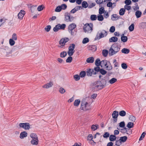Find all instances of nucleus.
Returning a JSON list of instances; mask_svg holds the SVG:
<instances>
[{"mask_svg": "<svg viewBox=\"0 0 146 146\" xmlns=\"http://www.w3.org/2000/svg\"><path fill=\"white\" fill-rule=\"evenodd\" d=\"M82 7L86 8L88 7V4L87 2L84 1L82 3Z\"/></svg>", "mask_w": 146, "mask_h": 146, "instance_id": "nucleus-30", "label": "nucleus"}, {"mask_svg": "<svg viewBox=\"0 0 146 146\" xmlns=\"http://www.w3.org/2000/svg\"><path fill=\"white\" fill-rule=\"evenodd\" d=\"M102 53L104 56V57H106L108 54V51L107 50H103L102 51Z\"/></svg>", "mask_w": 146, "mask_h": 146, "instance_id": "nucleus-34", "label": "nucleus"}, {"mask_svg": "<svg viewBox=\"0 0 146 146\" xmlns=\"http://www.w3.org/2000/svg\"><path fill=\"white\" fill-rule=\"evenodd\" d=\"M88 49L93 52H95L97 50V47L95 45H89L88 46Z\"/></svg>", "mask_w": 146, "mask_h": 146, "instance_id": "nucleus-12", "label": "nucleus"}, {"mask_svg": "<svg viewBox=\"0 0 146 146\" xmlns=\"http://www.w3.org/2000/svg\"><path fill=\"white\" fill-rule=\"evenodd\" d=\"M117 80L115 78H113L110 80L109 81V83L111 84H113L117 81Z\"/></svg>", "mask_w": 146, "mask_h": 146, "instance_id": "nucleus-42", "label": "nucleus"}, {"mask_svg": "<svg viewBox=\"0 0 146 146\" xmlns=\"http://www.w3.org/2000/svg\"><path fill=\"white\" fill-rule=\"evenodd\" d=\"M25 14V11L24 10H21L18 15V18L21 19H22Z\"/></svg>", "mask_w": 146, "mask_h": 146, "instance_id": "nucleus-11", "label": "nucleus"}, {"mask_svg": "<svg viewBox=\"0 0 146 146\" xmlns=\"http://www.w3.org/2000/svg\"><path fill=\"white\" fill-rule=\"evenodd\" d=\"M60 6L62 10H65L67 8V5L65 4H63Z\"/></svg>", "mask_w": 146, "mask_h": 146, "instance_id": "nucleus-54", "label": "nucleus"}, {"mask_svg": "<svg viewBox=\"0 0 146 146\" xmlns=\"http://www.w3.org/2000/svg\"><path fill=\"white\" fill-rule=\"evenodd\" d=\"M89 41V40L87 38H85L83 39L82 41V43L84 44L88 42Z\"/></svg>", "mask_w": 146, "mask_h": 146, "instance_id": "nucleus-55", "label": "nucleus"}, {"mask_svg": "<svg viewBox=\"0 0 146 146\" xmlns=\"http://www.w3.org/2000/svg\"><path fill=\"white\" fill-rule=\"evenodd\" d=\"M130 50L129 49L126 48H123L121 50V52L122 53L127 54L129 53Z\"/></svg>", "mask_w": 146, "mask_h": 146, "instance_id": "nucleus-27", "label": "nucleus"}, {"mask_svg": "<svg viewBox=\"0 0 146 146\" xmlns=\"http://www.w3.org/2000/svg\"><path fill=\"white\" fill-rule=\"evenodd\" d=\"M97 3L99 4V7H102L103 5H102V3L103 2V0H95Z\"/></svg>", "mask_w": 146, "mask_h": 146, "instance_id": "nucleus-43", "label": "nucleus"}, {"mask_svg": "<svg viewBox=\"0 0 146 146\" xmlns=\"http://www.w3.org/2000/svg\"><path fill=\"white\" fill-rule=\"evenodd\" d=\"M62 10L60 6H57L55 9V11L56 12H60Z\"/></svg>", "mask_w": 146, "mask_h": 146, "instance_id": "nucleus-57", "label": "nucleus"}, {"mask_svg": "<svg viewBox=\"0 0 146 146\" xmlns=\"http://www.w3.org/2000/svg\"><path fill=\"white\" fill-rule=\"evenodd\" d=\"M104 8V7L100 8L99 10V13L100 14H102L105 12Z\"/></svg>", "mask_w": 146, "mask_h": 146, "instance_id": "nucleus-31", "label": "nucleus"}, {"mask_svg": "<svg viewBox=\"0 0 146 146\" xmlns=\"http://www.w3.org/2000/svg\"><path fill=\"white\" fill-rule=\"evenodd\" d=\"M76 27V25L74 23L70 25L68 27V31L75 30L74 29Z\"/></svg>", "mask_w": 146, "mask_h": 146, "instance_id": "nucleus-13", "label": "nucleus"}, {"mask_svg": "<svg viewBox=\"0 0 146 146\" xmlns=\"http://www.w3.org/2000/svg\"><path fill=\"white\" fill-rule=\"evenodd\" d=\"M107 35V33L106 31L104 30H103L101 33L99 34V35L98 36L97 35L95 38V40H99L100 38L106 36Z\"/></svg>", "mask_w": 146, "mask_h": 146, "instance_id": "nucleus-4", "label": "nucleus"}, {"mask_svg": "<svg viewBox=\"0 0 146 146\" xmlns=\"http://www.w3.org/2000/svg\"><path fill=\"white\" fill-rule=\"evenodd\" d=\"M38 139H32L31 141V143L33 145H37L38 143Z\"/></svg>", "mask_w": 146, "mask_h": 146, "instance_id": "nucleus-17", "label": "nucleus"}, {"mask_svg": "<svg viewBox=\"0 0 146 146\" xmlns=\"http://www.w3.org/2000/svg\"><path fill=\"white\" fill-rule=\"evenodd\" d=\"M134 29V25L133 23L131 24L129 27V30L130 31H133Z\"/></svg>", "mask_w": 146, "mask_h": 146, "instance_id": "nucleus-40", "label": "nucleus"}, {"mask_svg": "<svg viewBox=\"0 0 146 146\" xmlns=\"http://www.w3.org/2000/svg\"><path fill=\"white\" fill-rule=\"evenodd\" d=\"M19 129L22 128L25 130H29L30 128V125L28 123H20L19 124Z\"/></svg>", "mask_w": 146, "mask_h": 146, "instance_id": "nucleus-5", "label": "nucleus"}, {"mask_svg": "<svg viewBox=\"0 0 146 146\" xmlns=\"http://www.w3.org/2000/svg\"><path fill=\"white\" fill-rule=\"evenodd\" d=\"M116 137L115 136L113 135H111L110 136L109 140L110 141H113L116 140Z\"/></svg>", "mask_w": 146, "mask_h": 146, "instance_id": "nucleus-19", "label": "nucleus"}, {"mask_svg": "<svg viewBox=\"0 0 146 146\" xmlns=\"http://www.w3.org/2000/svg\"><path fill=\"white\" fill-rule=\"evenodd\" d=\"M110 136V134L109 133L107 132H105L103 135V137L104 138H107L109 137Z\"/></svg>", "mask_w": 146, "mask_h": 146, "instance_id": "nucleus-63", "label": "nucleus"}, {"mask_svg": "<svg viewBox=\"0 0 146 146\" xmlns=\"http://www.w3.org/2000/svg\"><path fill=\"white\" fill-rule=\"evenodd\" d=\"M51 28V26L50 25H48L47 26L44 28L45 30L47 32H49Z\"/></svg>", "mask_w": 146, "mask_h": 146, "instance_id": "nucleus-56", "label": "nucleus"}, {"mask_svg": "<svg viewBox=\"0 0 146 146\" xmlns=\"http://www.w3.org/2000/svg\"><path fill=\"white\" fill-rule=\"evenodd\" d=\"M101 83L102 86L103 87V88L104 87V86L106 85V80L104 79H102L101 81H100Z\"/></svg>", "mask_w": 146, "mask_h": 146, "instance_id": "nucleus-36", "label": "nucleus"}, {"mask_svg": "<svg viewBox=\"0 0 146 146\" xmlns=\"http://www.w3.org/2000/svg\"><path fill=\"white\" fill-rule=\"evenodd\" d=\"M146 134V133L145 132H143L142 134H141V136H140L139 139V140L141 141L143 139V138H144Z\"/></svg>", "mask_w": 146, "mask_h": 146, "instance_id": "nucleus-53", "label": "nucleus"}, {"mask_svg": "<svg viewBox=\"0 0 146 146\" xmlns=\"http://www.w3.org/2000/svg\"><path fill=\"white\" fill-rule=\"evenodd\" d=\"M118 38L115 36H113L110 38L109 41L110 42H116Z\"/></svg>", "mask_w": 146, "mask_h": 146, "instance_id": "nucleus-18", "label": "nucleus"}, {"mask_svg": "<svg viewBox=\"0 0 146 146\" xmlns=\"http://www.w3.org/2000/svg\"><path fill=\"white\" fill-rule=\"evenodd\" d=\"M116 14H113L111 15V19L113 21H115L117 20L116 18Z\"/></svg>", "mask_w": 146, "mask_h": 146, "instance_id": "nucleus-47", "label": "nucleus"}, {"mask_svg": "<svg viewBox=\"0 0 146 146\" xmlns=\"http://www.w3.org/2000/svg\"><path fill=\"white\" fill-rule=\"evenodd\" d=\"M125 12V10L124 8H121L119 12V14L120 15L122 16L123 15Z\"/></svg>", "mask_w": 146, "mask_h": 146, "instance_id": "nucleus-24", "label": "nucleus"}, {"mask_svg": "<svg viewBox=\"0 0 146 146\" xmlns=\"http://www.w3.org/2000/svg\"><path fill=\"white\" fill-rule=\"evenodd\" d=\"M0 52L2 53H6V55L7 56L11 53V50L7 47H5L4 49H1Z\"/></svg>", "mask_w": 146, "mask_h": 146, "instance_id": "nucleus-8", "label": "nucleus"}, {"mask_svg": "<svg viewBox=\"0 0 146 146\" xmlns=\"http://www.w3.org/2000/svg\"><path fill=\"white\" fill-rule=\"evenodd\" d=\"M100 72L103 75H105L107 73V71L103 69H101Z\"/></svg>", "mask_w": 146, "mask_h": 146, "instance_id": "nucleus-60", "label": "nucleus"}, {"mask_svg": "<svg viewBox=\"0 0 146 146\" xmlns=\"http://www.w3.org/2000/svg\"><path fill=\"white\" fill-rule=\"evenodd\" d=\"M60 29L64 30L66 27V25L64 24H63L62 25L60 24Z\"/></svg>", "mask_w": 146, "mask_h": 146, "instance_id": "nucleus-62", "label": "nucleus"}, {"mask_svg": "<svg viewBox=\"0 0 146 146\" xmlns=\"http://www.w3.org/2000/svg\"><path fill=\"white\" fill-rule=\"evenodd\" d=\"M93 26L92 24L86 23L83 27L84 32L87 33H91L93 30Z\"/></svg>", "mask_w": 146, "mask_h": 146, "instance_id": "nucleus-3", "label": "nucleus"}, {"mask_svg": "<svg viewBox=\"0 0 146 146\" xmlns=\"http://www.w3.org/2000/svg\"><path fill=\"white\" fill-rule=\"evenodd\" d=\"M60 24H59L56 25L55 27L53 28V30L54 32H57L60 29L59 27Z\"/></svg>", "mask_w": 146, "mask_h": 146, "instance_id": "nucleus-29", "label": "nucleus"}, {"mask_svg": "<svg viewBox=\"0 0 146 146\" xmlns=\"http://www.w3.org/2000/svg\"><path fill=\"white\" fill-rule=\"evenodd\" d=\"M101 83L100 81H97L92 83V90L96 91L103 88L102 86Z\"/></svg>", "mask_w": 146, "mask_h": 146, "instance_id": "nucleus-2", "label": "nucleus"}, {"mask_svg": "<svg viewBox=\"0 0 146 146\" xmlns=\"http://www.w3.org/2000/svg\"><path fill=\"white\" fill-rule=\"evenodd\" d=\"M124 34H123L121 37V40L122 41L125 42L127 41V36H124Z\"/></svg>", "mask_w": 146, "mask_h": 146, "instance_id": "nucleus-22", "label": "nucleus"}, {"mask_svg": "<svg viewBox=\"0 0 146 146\" xmlns=\"http://www.w3.org/2000/svg\"><path fill=\"white\" fill-rule=\"evenodd\" d=\"M101 65L102 66H106L108 65V63H110V62L107 60H103L101 61Z\"/></svg>", "mask_w": 146, "mask_h": 146, "instance_id": "nucleus-21", "label": "nucleus"}, {"mask_svg": "<svg viewBox=\"0 0 146 146\" xmlns=\"http://www.w3.org/2000/svg\"><path fill=\"white\" fill-rule=\"evenodd\" d=\"M80 102V100H76L74 103V105L75 106L78 107L79 105Z\"/></svg>", "mask_w": 146, "mask_h": 146, "instance_id": "nucleus-23", "label": "nucleus"}, {"mask_svg": "<svg viewBox=\"0 0 146 146\" xmlns=\"http://www.w3.org/2000/svg\"><path fill=\"white\" fill-rule=\"evenodd\" d=\"M87 75L88 76H91L92 74L95 75L97 72H95L92 69H88L86 71Z\"/></svg>", "mask_w": 146, "mask_h": 146, "instance_id": "nucleus-10", "label": "nucleus"}, {"mask_svg": "<svg viewBox=\"0 0 146 146\" xmlns=\"http://www.w3.org/2000/svg\"><path fill=\"white\" fill-rule=\"evenodd\" d=\"M126 114V112L124 110L121 111L119 113V115L122 117H124L125 116Z\"/></svg>", "mask_w": 146, "mask_h": 146, "instance_id": "nucleus-33", "label": "nucleus"}, {"mask_svg": "<svg viewBox=\"0 0 146 146\" xmlns=\"http://www.w3.org/2000/svg\"><path fill=\"white\" fill-rule=\"evenodd\" d=\"M121 66L122 68L124 69H126L127 67V66L126 64L125 63H122L121 64Z\"/></svg>", "mask_w": 146, "mask_h": 146, "instance_id": "nucleus-59", "label": "nucleus"}, {"mask_svg": "<svg viewBox=\"0 0 146 146\" xmlns=\"http://www.w3.org/2000/svg\"><path fill=\"white\" fill-rule=\"evenodd\" d=\"M74 78L76 81H78L80 79V76L77 74L75 75L74 76Z\"/></svg>", "mask_w": 146, "mask_h": 146, "instance_id": "nucleus-58", "label": "nucleus"}, {"mask_svg": "<svg viewBox=\"0 0 146 146\" xmlns=\"http://www.w3.org/2000/svg\"><path fill=\"white\" fill-rule=\"evenodd\" d=\"M98 20L100 21H102L104 19L103 16L101 14H100L97 17Z\"/></svg>", "mask_w": 146, "mask_h": 146, "instance_id": "nucleus-45", "label": "nucleus"}, {"mask_svg": "<svg viewBox=\"0 0 146 146\" xmlns=\"http://www.w3.org/2000/svg\"><path fill=\"white\" fill-rule=\"evenodd\" d=\"M53 83L52 82H50L49 83H47L43 85L42 87L44 88H48L52 86Z\"/></svg>", "mask_w": 146, "mask_h": 146, "instance_id": "nucleus-15", "label": "nucleus"}, {"mask_svg": "<svg viewBox=\"0 0 146 146\" xmlns=\"http://www.w3.org/2000/svg\"><path fill=\"white\" fill-rule=\"evenodd\" d=\"M69 40V39L68 38H62L61 39L59 42V43L60 46V47L63 48L64 46L65 43Z\"/></svg>", "mask_w": 146, "mask_h": 146, "instance_id": "nucleus-6", "label": "nucleus"}, {"mask_svg": "<svg viewBox=\"0 0 146 146\" xmlns=\"http://www.w3.org/2000/svg\"><path fill=\"white\" fill-rule=\"evenodd\" d=\"M68 31L69 33H70L71 34V35L72 36H74L75 35L77 32V31L76 30H72Z\"/></svg>", "mask_w": 146, "mask_h": 146, "instance_id": "nucleus-50", "label": "nucleus"}, {"mask_svg": "<svg viewBox=\"0 0 146 146\" xmlns=\"http://www.w3.org/2000/svg\"><path fill=\"white\" fill-rule=\"evenodd\" d=\"M94 61V58L93 57H91L88 58L86 60V61L88 63H92Z\"/></svg>", "mask_w": 146, "mask_h": 146, "instance_id": "nucleus-16", "label": "nucleus"}, {"mask_svg": "<svg viewBox=\"0 0 146 146\" xmlns=\"http://www.w3.org/2000/svg\"><path fill=\"white\" fill-rule=\"evenodd\" d=\"M134 123L133 122H129L128 123L127 125V127L129 128H131L133 127Z\"/></svg>", "mask_w": 146, "mask_h": 146, "instance_id": "nucleus-32", "label": "nucleus"}, {"mask_svg": "<svg viewBox=\"0 0 146 146\" xmlns=\"http://www.w3.org/2000/svg\"><path fill=\"white\" fill-rule=\"evenodd\" d=\"M127 138V136H123V137H120L119 139L121 142L124 143L126 141Z\"/></svg>", "mask_w": 146, "mask_h": 146, "instance_id": "nucleus-28", "label": "nucleus"}, {"mask_svg": "<svg viewBox=\"0 0 146 146\" xmlns=\"http://www.w3.org/2000/svg\"><path fill=\"white\" fill-rule=\"evenodd\" d=\"M101 63L99 58H97L95 62V64L97 66H100L101 67L102 66L101 65Z\"/></svg>", "mask_w": 146, "mask_h": 146, "instance_id": "nucleus-20", "label": "nucleus"}, {"mask_svg": "<svg viewBox=\"0 0 146 146\" xmlns=\"http://www.w3.org/2000/svg\"><path fill=\"white\" fill-rule=\"evenodd\" d=\"M17 34L15 33H13L12 35L11 39L15 40H17Z\"/></svg>", "mask_w": 146, "mask_h": 146, "instance_id": "nucleus-51", "label": "nucleus"}, {"mask_svg": "<svg viewBox=\"0 0 146 146\" xmlns=\"http://www.w3.org/2000/svg\"><path fill=\"white\" fill-rule=\"evenodd\" d=\"M75 45L74 44H70L68 48V50L70 51H74V49L75 47Z\"/></svg>", "mask_w": 146, "mask_h": 146, "instance_id": "nucleus-25", "label": "nucleus"}, {"mask_svg": "<svg viewBox=\"0 0 146 146\" xmlns=\"http://www.w3.org/2000/svg\"><path fill=\"white\" fill-rule=\"evenodd\" d=\"M129 119L132 121L135 122L136 120V118L133 115H130L129 117Z\"/></svg>", "mask_w": 146, "mask_h": 146, "instance_id": "nucleus-52", "label": "nucleus"}, {"mask_svg": "<svg viewBox=\"0 0 146 146\" xmlns=\"http://www.w3.org/2000/svg\"><path fill=\"white\" fill-rule=\"evenodd\" d=\"M141 12L139 11H137L135 13V15L137 18H139L141 16Z\"/></svg>", "mask_w": 146, "mask_h": 146, "instance_id": "nucleus-26", "label": "nucleus"}, {"mask_svg": "<svg viewBox=\"0 0 146 146\" xmlns=\"http://www.w3.org/2000/svg\"><path fill=\"white\" fill-rule=\"evenodd\" d=\"M27 136V133L25 131L21 132L20 135V138L21 139H23L24 137H26Z\"/></svg>", "mask_w": 146, "mask_h": 146, "instance_id": "nucleus-14", "label": "nucleus"}, {"mask_svg": "<svg viewBox=\"0 0 146 146\" xmlns=\"http://www.w3.org/2000/svg\"><path fill=\"white\" fill-rule=\"evenodd\" d=\"M125 123L124 121H121L119 123V125L120 127H123L125 126Z\"/></svg>", "mask_w": 146, "mask_h": 146, "instance_id": "nucleus-61", "label": "nucleus"}, {"mask_svg": "<svg viewBox=\"0 0 146 146\" xmlns=\"http://www.w3.org/2000/svg\"><path fill=\"white\" fill-rule=\"evenodd\" d=\"M44 7L43 5L39 6L38 7L37 10L38 11H40L43 10Z\"/></svg>", "mask_w": 146, "mask_h": 146, "instance_id": "nucleus-64", "label": "nucleus"}, {"mask_svg": "<svg viewBox=\"0 0 146 146\" xmlns=\"http://www.w3.org/2000/svg\"><path fill=\"white\" fill-rule=\"evenodd\" d=\"M67 55V53L66 51H63L60 53V56L62 58L65 57Z\"/></svg>", "mask_w": 146, "mask_h": 146, "instance_id": "nucleus-38", "label": "nucleus"}, {"mask_svg": "<svg viewBox=\"0 0 146 146\" xmlns=\"http://www.w3.org/2000/svg\"><path fill=\"white\" fill-rule=\"evenodd\" d=\"M98 125H93L91 127V128L92 130L93 131H95L98 128Z\"/></svg>", "mask_w": 146, "mask_h": 146, "instance_id": "nucleus-35", "label": "nucleus"}, {"mask_svg": "<svg viewBox=\"0 0 146 146\" xmlns=\"http://www.w3.org/2000/svg\"><path fill=\"white\" fill-rule=\"evenodd\" d=\"M120 48L117 44L114 43L112 45L109 50V54L111 56L118 52Z\"/></svg>", "mask_w": 146, "mask_h": 146, "instance_id": "nucleus-1", "label": "nucleus"}, {"mask_svg": "<svg viewBox=\"0 0 146 146\" xmlns=\"http://www.w3.org/2000/svg\"><path fill=\"white\" fill-rule=\"evenodd\" d=\"M85 103L83 102L82 101L81 102V109L82 110H84V111H86L88 109V108H84L83 107V106H85Z\"/></svg>", "mask_w": 146, "mask_h": 146, "instance_id": "nucleus-37", "label": "nucleus"}, {"mask_svg": "<svg viewBox=\"0 0 146 146\" xmlns=\"http://www.w3.org/2000/svg\"><path fill=\"white\" fill-rule=\"evenodd\" d=\"M118 115L119 113L118 111H115L113 112L112 114V116L113 118L114 119L113 120L114 123H115L117 122Z\"/></svg>", "mask_w": 146, "mask_h": 146, "instance_id": "nucleus-9", "label": "nucleus"}, {"mask_svg": "<svg viewBox=\"0 0 146 146\" xmlns=\"http://www.w3.org/2000/svg\"><path fill=\"white\" fill-rule=\"evenodd\" d=\"M86 75V72L84 71H82L80 73V76L81 78H83Z\"/></svg>", "mask_w": 146, "mask_h": 146, "instance_id": "nucleus-44", "label": "nucleus"}, {"mask_svg": "<svg viewBox=\"0 0 146 146\" xmlns=\"http://www.w3.org/2000/svg\"><path fill=\"white\" fill-rule=\"evenodd\" d=\"M15 40L10 38L9 40V43L10 45L13 46L14 45L15 42Z\"/></svg>", "mask_w": 146, "mask_h": 146, "instance_id": "nucleus-48", "label": "nucleus"}, {"mask_svg": "<svg viewBox=\"0 0 146 146\" xmlns=\"http://www.w3.org/2000/svg\"><path fill=\"white\" fill-rule=\"evenodd\" d=\"M97 16L96 15H92L90 16V19L92 21H95L97 19Z\"/></svg>", "mask_w": 146, "mask_h": 146, "instance_id": "nucleus-46", "label": "nucleus"}, {"mask_svg": "<svg viewBox=\"0 0 146 146\" xmlns=\"http://www.w3.org/2000/svg\"><path fill=\"white\" fill-rule=\"evenodd\" d=\"M65 21L66 22H72L74 20V17L72 16L70 17V13L66 12L65 14Z\"/></svg>", "mask_w": 146, "mask_h": 146, "instance_id": "nucleus-7", "label": "nucleus"}, {"mask_svg": "<svg viewBox=\"0 0 146 146\" xmlns=\"http://www.w3.org/2000/svg\"><path fill=\"white\" fill-rule=\"evenodd\" d=\"M122 144V142L120 139L115 140V145L117 146H120Z\"/></svg>", "mask_w": 146, "mask_h": 146, "instance_id": "nucleus-41", "label": "nucleus"}, {"mask_svg": "<svg viewBox=\"0 0 146 146\" xmlns=\"http://www.w3.org/2000/svg\"><path fill=\"white\" fill-rule=\"evenodd\" d=\"M72 58L71 56H69L66 60V62L68 63L71 62L72 60Z\"/></svg>", "mask_w": 146, "mask_h": 146, "instance_id": "nucleus-49", "label": "nucleus"}, {"mask_svg": "<svg viewBox=\"0 0 146 146\" xmlns=\"http://www.w3.org/2000/svg\"><path fill=\"white\" fill-rule=\"evenodd\" d=\"M30 137L33 139H38L35 133H31L30 135Z\"/></svg>", "mask_w": 146, "mask_h": 146, "instance_id": "nucleus-39", "label": "nucleus"}]
</instances>
